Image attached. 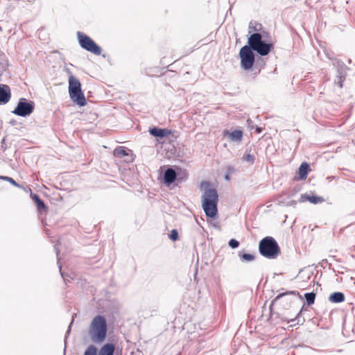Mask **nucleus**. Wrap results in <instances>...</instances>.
Segmentation results:
<instances>
[{"label":"nucleus","instance_id":"1","mask_svg":"<svg viewBox=\"0 0 355 355\" xmlns=\"http://www.w3.org/2000/svg\"><path fill=\"white\" fill-rule=\"evenodd\" d=\"M107 332V321L104 316L96 315L92 320L89 334L94 343H102L105 340Z\"/></svg>","mask_w":355,"mask_h":355},{"label":"nucleus","instance_id":"2","mask_svg":"<svg viewBox=\"0 0 355 355\" xmlns=\"http://www.w3.org/2000/svg\"><path fill=\"white\" fill-rule=\"evenodd\" d=\"M202 198V208L206 216L214 218L218 214L217 203L218 195L215 189H206Z\"/></svg>","mask_w":355,"mask_h":355},{"label":"nucleus","instance_id":"3","mask_svg":"<svg viewBox=\"0 0 355 355\" xmlns=\"http://www.w3.org/2000/svg\"><path fill=\"white\" fill-rule=\"evenodd\" d=\"M259 251L261 255L269 259H276L281 253L277 242L272 236H266L260 241Z\"/></svg>","mask_w":355,"mask_h":355},{"label":"nucleus","instance_id":"4","mask_svg":"<svg viewBox=\"0 0 355 355\" xmlns=\"http://www.w3.org/2000/svg\"><path fill=\"white\" fill-rule=\"evenodd\" d=\"M248 43L252 49L261 56H265L273 49L272 43H266L262 40V35L259 33H252L248 38Z\"/></svg>","mask_w":355,"mask_h":355},{"label":"nucleus","instance_id":"5","mask_svg":"<svg viewBox=\"0 0 355 355\" xmlns=\"http://www.w3.org/2000/svg\"><path fill=\"white\" fill-rule=\"evenodd\" d=\"M69 94L71 100L80 106L87 104L86 98L81 89V84L78 79L73 76L69 78Z\"/></svg>","mask_w":355,"mask_h":355},{"label":"nucleus","instance_id":"6","mask_svg":"<svg viewBox=\"0 0 355 355\" xmlns=\"http://www.w3.org/2000/svg\"><path fill=\"white\" fill-rule=\"evenodd\" d=\"M77 35L79 44L83 49L94 53V55H101V47L97 45L92 39L81 32H78Z\"/></svg>","mask_w":355,"mask_h":355},{"label":"nucleus","instance_id":"7","mask_svg":"<svg viewBox=\"0 0 355 355\" xmlns=\"http://www.w3.org/2000/svg\"><path fill=\"white\" fill-rule=\"evenodd\" d=\"M252 51L253 50L249 44L245 45L240 50L239 55L241 58V67L243 69H250L254 63L255 57Z\"/></svg>","mask_w":355,"mask_h":355},{"label":"nucleus","instance_id":"8","mask_svg":"<svg viewBox=\"0 0 355 355\" xmlns=\"http://www.w3.org/2000/svg\"><path fill=\"white\" fill-rule=\"evenodd\" d=\"M35 103L33 101H27L26 98L19 99L17 107L12 113L22 117L30 115L34 110Z\"/></svg>","mask_w":355,"mask_h":355},{"label":"nucleus","instance_id":"9","mask_svg":"<svg viewBox=\"0 0 355 355\" xmlns=\"http://www.w3.org/2000/svg\"><path fill=\"white\" fill-rule=\"evenodd\" d=\"M332 64L336 67L337 76L335 79V83L340 87H343V83L345 79L346 70L344 63L337 59L333 60Z\"/></svg>","mask_w":355,"mask_h":355},{"label":"nucleus","instance_id":"10","mask_svg":"<svg viewBox=\"0 0 355 355\" xmlns=\"http://www.w3.org/2000/svg\"><path fill=\"white\" fill-rule=\"evenodd\" d=\"M175 173V169L172 167H167L163 174L164 183L170 186L171 184L175 182L177 176Z\"/></svg>","mask_w":355,"mask_h":355},{"label":"nucleus","instance_id":"11","mask_svg":"<svg viewBox=\"0 0 355 355\" xmlns=\"http://www.w3.org/2000/svg\"><path fill=\"white\" fill-rule=\"evenodd\" d=\"M11 97L10 87L7 85L0 84V105L7 103Z\"/></svg>","mask_w":355,"mask_h":355},{"label":"nucleus","instance_id":"12","mask_svg":"<svg viewBox=\"0 0 355 355\" xmlns=\"http://www.w3.org/2000/svg\"><path fill=\"white\" fill-rule=\"evenodd\" d=\"M149 132L151 135L154 137L164 138L169 135L171 133V131L166 128H159L157 127H154L153 128H150Z\"/></svg>","mask_w":355,"mask_h":355},{"label":"nucleus","instance_id":"13","mask_svg":"<svg viewBox=\"0 0 355 355\" xmlns=\"http://www.w3.org/2000/svg\"><path fill=\"white\" fill-rule=\"evenodd\" d=\"M225 136H227L232 141L240 142L243 138V132L239 130L232 132L225 131Z\"/></svg>","mask_w":355,"mask_h":355},{"label":"nucleus","instance_id":"14","mask_svg":"<svg viewBox=\"0 0 355 355\" xmlns=\"http://www.w3.org/2000/svg\"><path fill=\"white\" fill-rule=\"evenodd\" d=\"M115 345L112 343L105 344L99 350L98 355H114Z\"/></svg>","mask_w":355,"mask_h":355},{"label":"nucleus","instance_id":"15","mask_svg":"<svg viewBox=\"0 0 355 355\" xmlns=\"http://www.w3.org/2000/svg\"><path fill=\"white\" fill-rule=\"evenodd\" d=\"M175 173L177 174L176 184H181L184 182L188 178V173L186 170H183L180 167H175Z\"/></svg>","mask_w":355,"mask_h":355},{"label":"nucleus","instance_id":"16","mask_svg":"<svg viewBox=\"0 0 355 355\" xmlns=\"http://www.w3.org/2000/svg\"><path fill=\"white\" fill-rule=\"evenodd\" d=\"M31 196L33 200L35 202L37 209L40 211L47 210V207L44 204V201L40 199V196L37 194L31 193Z\"/></svg>","mask_w":355,"mask_h":355},{"label":"nucleus","instance_id":"17","mask_svg":"<svg viewBox=\"0 0 355 355\" xmlns=\"http://www.w3.org/2000/svg\"><path fill=\"white\" fill-rule=\"evenodd\" d=\"M305 200L309 201L313 204H318L324 201V198L322 197L317 196H306L302 195L300 201L304 202Z\"/></svg>","mask_w":355,"mask_h":355},{"label":"nucleus","instance_id":"18","mask_svg":"<svg viewBox=\"0 0 355 355\" xmlns=\"http://www.w3.org/2000/svg\"><path fill=\"white\" fill-rule=\"evenodd\" d=\"M329 300L334 303H340L344 302L345 295L341 292H334L330 295Z\"/></svg>","mask_w":355,"mask_h":355},{"label":"nucleus","instance_id":"19","mask_svg":"<svg viewBox=\"0 0 355 355\" xmlns=\"http://www.w3.org/2000/svg\"><path fill=\"white\" fill-rule=\"evenodd\" d=\"M309 165L306 162H303L299 168V175L300 179L305 180L307 178Z\"/></svg>","mask_w":355,"mask_h":355},{"label":"nucleus","instance_id":"20","mask_svg":"<svg viewBox=\"0 0 355 355\" xmlns=\"http://www.w3.org/2000/svg\"><path fill=\"white\" fill-rule=\"evenodd\" d=\"M238 255L242 261L250 262L254 261L255 259L254 255L252 254L244 253L242 251H239Z\"/></svg>","mask_w":355,"mask_h":355},{"label":"nucleus","instance_id":"21","mask_svg":"<svg viewBox=\"0 0 355 355\" xmlns=\"http://www.w3.org/2000/svg\"><path fill=\"white\" fill-rule=\"evenodd\" d=\"M304 297L308 306L313 304L315 300V293L313 292L306 293L304 294Z\"/></svg>","mask_w":355,"mask_h":355},{"label":"nucleus","instance_id":"22","mask_svg":"<svg viewBox=\"0 0 355 355\" xmlns=\"http://www.w3.org/2000/svg\"><path fill=\"white\" fill-rule=\"evenodd\" d=\"M243 160L252 164L254 162L255 157L253 155H251L247 149L243 156Z\"/></svg>","mask_w":355,"mask_h":355},{"label":"nucleus","instance_id":"23","mask_svg":"<svg viewBox=\"0 0 355 355\" xmlns=\"http://www.w3.org/2000/svg\"><path fill=\"white\" fill-rule=\"evenodd\" d=\"M114 155L119 157H123L128 155L125 148L123 146H119L114 150Z\"/></svg>","mask_w":355,"mask_h":355},{"label":"nucleus","instance_id":"24","mask_svg":"<svg viewBox=\"0 0 355 355\" xmlns=\"http://www.w3.org/2000/svg\"><path fill=\"white\" fill-rule=\"evenodd\" d=\"M97 349L95 346L89 345L85 351L84 355H96Z\"/></svg>","mask_w":355,"mask_h":355},{"label":"nucleus","instance_id":"25","mask_svg":"<svg viewBox=\"0 0 355 355\" xmlns=\"http://www.w3.org/2000/svg\"><path fill=\"white\" fill-rule=\"evenodd\" d=\"M262 25L255 21H250L249 24V29H252L254 31H259L261 29Z\"/></svg>","mask_w":355,"mask_h":355},{"label":"nucleus","instance_id":"26","mask_svg":"<svg viewBox=\"0 0 355 355\" xmlns=\"http://www.w3.org/2000/svg\"><path fill=\"white\" fill-rule=\"evenodd\" d=\"M296 293H297L299 295V293L297 292V291H288V292H286V293H279L274 299L273 302H275L278 301L279 299H281L282 297H283L284 296H286L287 295H295Z\"/></svg>","mask_w":355,"mask_h":355},{"label":"nucleus","instance_id":"27","mask_svg":"<svg viewBox=\"0 0 355 355\" xmlns=\"http://www.w3.org/2000/svg\"><path fill=\"white\" fill-rule=\"evenodd\" d=\"M0 179L5 180L9 182L11 184H12L17 187H20V185L18 183H17L15 181V180H13L12 178L7 177V176H0Z\"/></svg>","mask_w":355,"mask_h":355},{"label":"nucleus","instance_id":"28","mask_svg":"<svg viewBox=\"0 0 355 355\" xmlns=\"http://www.w3.org/2000/svg\"><path fill=\"white\" fill-rule=\"evenodd\" d=\"M0 64L2 67H8V60L4 53L0 54Z\"/></svg>","mask_w":355,"mask_h":355},{"label":"nucleus","instance_id":"29","mask_svg":"<svg viewBox=\"0 0 355 355\" xmlns=\"http://www.w3.org/2000/svg\"><path fill=\"white\" fill-rule=\"evenodd\" d=\"M228 245L231 248L235 249L239 246V242L234 239H232L229 241Z\"/></svg>","mask_w":355,"mask_h":355},{"label":"nucleus","instance_id":"30","mask_svg":"<svg viewBox=\"0 0 355 355\" xmlns=\"http://www.w3.org/2000/svg\"><path fill=\"white\" fill-rule=\"evenodd\" d=\"M169 238L172 241H173L178 240V232L177 230H173L171 232V234H169Z\"/></svg>","mask_w":355,"mask_h":355},{"label":"nucleus","instance_id":"31","mask_svg":"<svg viewBox=\"0 0 355 355\" xmlns=\"http://www.w3.org/2000/svg\"><path fill=\"white\" fill-rule=\"evenodd\" d=\"M55 251H56L57 257H58V266H59L60 272V275L62 277V278L64 279V274L62 272V266H61V264L60 263V258L58 257V255H59V253H60V250L57 248H55Z\"/></svg>","mask_w":355,"mask_h":355},{"label":"nucleus","instance_id":"32","mask_svg":"<svg viewBox=\"0 0 355 355\" xmlns=\"http://www.w3.org/2000/svg\"><path fill=\"white\" fill-rule=\"evenodd\" d=\"M73 320H74V319L73 318V319H72V320H71V322H70V324H69V327H68V329H67V333H66V334H67V335H66V337H67V336L69 335V334H70V331H71V325H72V324H73Z\"/></svg>","mask_w":355,"mask_h":355},{"label":"nucleus","instance_id":"33","mask_svg":"<svg viewBox=\"0 0 355 355\" xmlns=\"http://www.w3.org/2000/svg\"><path fill=\"white\" fill-rule=\"evenodd\" d=\"M247 123H248V126L249 128H250V129L254 128L253 121L251 119H248Z\"/></svg>","mask_w":355,"mask_h":355},{"label":"nucleus","instance_id":"34","mask_svg":"<svg viewBox=\"0 0 355 355\" xmlns=\"http://www.w3.org/2000/svg\"><path fill=\"white\" fill-rule=\"evenodd\" d=\"M283 320H285V321H287V322L289 323V322H295L297 320V318H293V319H288V318H284Z\"/></svg>","mask_w":355,"mask_h":355},{"label":"nucleus","instance_id":"35","mask_svg":"<svg viewBox=\"0 0 355 355\" xmlns=\"http://www.w3.org/2000/svg\"><path fill=\"white\" fill-rule=\"evenodd\" d=\"M261 131H262V129H261V128H259V127H256V132H257V133H261Z\"/></svg>","mask_w":355,"mask_h":355},{"label":"nucleus","instance_id":"36","mask_svg":"<svg viewBox=\"0 0 355 355\" xmlns=\"http://www.w3.org/2000/svg\"><path fill=\"white\" fill-rule=\"evenodd\" d=\"M225 178H226L227 180H228V179H229V176H228V175H226Z\"/></svg>","mask_w":355,"mask_h":355}]
</instances>
